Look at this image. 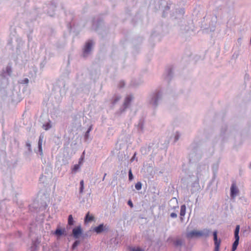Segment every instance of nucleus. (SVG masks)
I'll return each mask as SVG.
<instances>
[{"instance_id": "nucleus-1", "label": "nucleus", "mask_w": 251, "mask_h": 251, "mask_svg": "<svg viewBox=\"0 0 251 251\" xmlns=\"http://www.w3.org/2000/svg\"><path fill=\"white\" fill-rule=\"evenodd\" d=\"M162 96V91L156 90L151 94L149 98V102L154 108L156 107Z\"/></svg>"}, {"instance_id": "nucleus-2", "label": "nucleus", "mask_w": 251, "mask_h": 251, "mask_svg": "<svg viewBox=\"0 0 251 251\" xmlns=\"http://www.w3.org/2000/svg\"><path fill=\"white\" fill-rule=\"evenodd\" d=\"M210 232V230L207 228L204 229L202 231L192 230L187 233L186 236L188 238H192L194 236H203L207 237L209 236Z\"/></svg>"}, {"instance_id": "nucleus-3", "label": "nucleus", "mask_w": 251, "mask_h": 251, "mask_svg": "<svg viewBox=\"0 0 251 251\" xmlns=\"http://www.w3.org/2000/svg\"><path fill=\"white\" fill-rule=\"evenodd\" d=\"M239 231H240V226L237 225L235 227V229L234 231V237L235 240L232 244L231 251H235L237 249V247L239 245Z\"/></svg>"}, {"instance_id": "nucleus-4", "label": "nucleus", "mask_w": 251, "mask_h": 251, "mask_svg": "<svg viewBox=\"0 0 251 251\" xmlns=\"http://www.w3.org/2000/svg\"><path fill=\"white\" fill-rule=\"evenodd\" d=\"M133 99V97L131 95H129L127 96L125 98L123 107L122 108H121L120 109L121 113L123 112L124 111H125V110L126 108L129 107L130 102H131Z\"/></svg>"}, {"instance_id": "nucleus-5", "label": "nucleus", "mask_w": 251, "mask_h": 251, "mask_svg": "<svg viewBox=\"0 0 251 251\" xmlns=\"http://www.w3.org/2000/svg\"><path fill=\"white\" fill-rule=\"evenodd\" d=\"M213 236L215 245L214 251H219L221 240L220 239H218L217 230H215L213 232Z\"/></svg>"}, {"instance_id": "nucleus-6", "label": "nucleus", "mask_w": 251, "mask_h": 251, "mask_svg": "<svg viewBox=\"0 0 251 251\" xmlns=\"http://www.w3.org/2000/svg\"><path fill=\"white\" fill-rule=\"evenodd\" d=\"M93 230L97 234H100L103 231H108L109 230V226L107 225H104L103 224H101L94 227Z\"/></svg>"}, {"instance_id": "nucleus-7", "label": "nucleus", "mask_w": 251, "mask_h": 251, "mask_svg": "<svg viewBox=\"0 0 251 251\" xmlns=\"http://www.w3.org/2000/svg\"><path fill=\"white\" fill-rule=\"evenodd\" d=\"M93 46V41H88L85 44L83 49V56L86 57L91 51Z\"/></svg>"}, {"instance_id": "nucleus-8", "label": "nucleus", "mask_w": 251, "mask_h": 251, "mask_svg": "<svg viewBox=\"0 0 251 251\" xmlns=\"http://www.w3.org/2000/svg\"><path fill=\"white\" fill-rule=\"evenodd\" d=\"M73 237L75 239H78L82 234V229L80 226L74 227L72 230Z\"/></svg>"}, {"instance_id": "nucleus-9", "label": "nucleus", "mask_w": 251, "mask_h": 251, "mask_svg": "<svg viewBox=\"0 0 251 251\" xmlns=\"http://www.w3.org/2000/svg\"><path fill=\"white\" fill-rule=\"evenodd\" d=\"M145 120L143 118L139 119L138 124L136 126L138 132L139 133H143L144 132Z\"/></svg>"}, {"instance_id": "nucleus-10", "label": "nucleus", "mask_w": 251, "mask_h": 251, "mask_svg": "<svg viewBox=\"0 0 251 251\" xmlns=\"http://www.w3.org/2000/svg\"><path fill=\"white\" fill-rule=\"evenodd\" d=\"M239 190L235 183H232L230 187V197L234 198L238 193Z\"/></svg>"}, {"instance_id": "nucleus-11", "label": "nucleus", "mask_w": 251, "mask_h": 251, "mask_svg": "<svg viewBox=\"0 0 251 251\" xmlns=\"http://www.w3.org/2000/svg\"><path fill=\"white\" fill-rule=\"evenodd\" d=\"M43 140V136L40 135L39 138L38 142V151L40 155H43L42 143Z\"/></svg>"}, {"instance_id": "nucleus-12", "label": "nucleus", "mask_w": 251, "mask_h": 251, "mask_svg": "<svg viewBox=\"0 0 251 251\" xmlns=\"http://www.w3.org/2000/svg\"><path fill=\"white\" fill-rule=\"evenodd\" d=\"M173 68L172 67H169L166 70V75L165 79L167 81H170L173 77Z\"/></svg>"}, {"instance_id": "nucleus-13", "label": "nucleus", "mask_w": 251, "mask_h": 251, "mask_svg": "<svg viewBox=\"0 0 251 251\" xmlns=\"http://www.w3.org/2000/svg\"><path fill=\"white\" fill-rule=\"evenodd\" d=\"M54 234L57 237H60L62 235H66V230L65 228H60L57 227L54 232Z\"/></svg>"}, {"instance_id": "nucleus-14", "label": "nucleus", "mask_w": 251, "mask_h": 251, "mask_svg": "<svg viewBox=\"0 0 251 251\" xmlns=\"http://www.w3.org/2000/svg\"><path fill=\"white\" fill-rule=\"evenodd\" d=\"M55 7L56 5L53 2H51L50 4H49V8L50 9V10H49L47 12L49 16H53L54 15L53 12Z\"/></svg>"}, {"instance_id": "nucleus-15", "label": "nucleus", "mask_w": 251, "mask_h": 251, "mask_svg": "<svg viewBox=\"0 0 251 251\" xmlns=\"http://www.w3.org/2000/svg\"><path fill=\"white\" fill-rule=\"evenodd\" d=\"M94 219V217L93 216L91 215L90 216L89 215V212H88L84 218V222L85 223H88L89 222H91L93 221Z\"/></svg>"}, {"instance_id": "nucleus-16", "label": "nucleus", "mask_w": 251, "mask_h": 251, "mask_svg": "<svg viewBox=\"0 0 251 251\" xmlns=\"http://www.w3.org/2000/svg\"><path fill=\"white\" fill-rule=\"evenodd\" d=\"M186 206L185 204H183L180 206V215L181 216V220H183L182 217L184 216L186 213Z\"/></svg>"}, {"instance_id": "nucleus-17", "label": "nucleus", "mask_w": 251, "mask_h": 251, "mask_svg": "<svg viewBox=\"0 0 251 251\" xmlns=\"http://www.w3.org/2000/svg\"><path fill=\"white\" fill-rule=\"evenodd\" d=\"M92 128H93L92 125L88 127L87 130L85 132L84 137V140L85 141H87L88 140V139H89V133L91 132V131L92 130Z\"/></svg>"}, {"instance_id": "nucleus-18", "label": "nucleus", "mask_w": 251, "mask_h": 251, "mask_svg": "<svg viewBox=\"0 0 251 251\" xmlns=\"http://www.w3.org/2000/svg\"><path fill=\"white\" fill-rule=\"evenodd\" d=\"M11 73H12V69H11V66H7L6 68V72H4L2 74V76H4L5 73H6L8 75H10Z\"/></svg>"}, {"instance_id": "nucleus-19", "label": "nucleus", "mask_w": 251, "mask_h": 251, "mask_svg": "<svg viewBox=\"0 0 251 251\" xmlns=\"http://www.w3.org/2000/svg\"><path fill=\"white\" fill-rule=\"evenodd\" d=\"M51 127V125L50 123V121L49 122L46 123L43 125V128L45 130H48L49 129H50Z\"/></svg>"}, {"instance_id": "nucleus-20", "label": "nucleus", "mask_w": 251, "mask_h": 251, "mask_svg": "<svg viewBox=\"0 0 251 251\" xmlns=\"http://www.w3.org/2000/svg\"><path fill=\"white\" fill-rule=\"evenodd\" d=\"M121 99V97L118 95H115L113 97L112 101V105H115Z\"/></svg>"}, {"instance_id": "nucleus-21", "label": "nucleus", "mask_w": 251, "mask_h": 251, "mask_svg": "<svg viewBox=\"0 0 251 251\" xmlns=\"http://www.w3.org/2000/svg\"><path fill=\"white\" fill-rule=\"evenodd\" d=\"M68 224L70 226H72L74 224V220L72 215H69L68 216Z\"/></svg>"}, {"instance_id": "nucleus-22", "label": "nucleus", "mask_w": 251, "mask_h": 251, "mask_svg": "<svg viewBox=\"0 0 251 251\" xmlns=\"http://www.w3.org/2000/svg\"><path fill=\"white\" fill-rule=\"evenodd\" d=\"M182 244V241L181 239H177L174 242V245L175 247L181 246Z\"/></svg>"}, {"instance_id": "nucleus-23", "label": "nucleus", "mask_w": 251, "mask_h": 251, "mask_svg": "<svg viewBox=\"0 0 251 251\" xmlns=\"http://www.w3.org/2000/svg\"><path fill=\"white\" fill-rule=\"evenodd\" d=\"M219 163L218 162L213 164L212 169L214 174L216 173L218 169Z\"/></svg>"}, {"instance_id": "nucleus-24", "label": "nucleus", "mask_w": 251, "mask_h": 251, "mask_svg": "<svg viewBox=\"0 0 251 251\" xmlns=\"http://www.w3.org/2000/svg\"><path fill=\"white\" fill-rule=\"evenodd\" d=\"M84 190V181L81 180L80 181V188H79V193L81 194L83 192Z\"/></svg>"}, {"instance_id": "nucleus-25", "label": "nucleus", "mask_w": 251, "mask_h": 251, "mask_svg": "<svg viewBox=\"0 0 251 251\" xmlns=\"http://www.w3.org/2000/svg\"><path fill=\"white\" fill-rule=\"evenodd\" d=\"M80 241L79 240H75L72 245V249L74 250L79 244Z\"/></svg>"}, {"instance_id": "nucleus-26", "label": "nucleus", "mask_w": 251, "mask_h": 251, "mask_svg": "<svg viewBox=\"0 0 251 251\" xmlns=\"http://www.w3.org/2000/svg\"><path fill=\"white\" fill-rule=\"evenodd\" d=\"M84 154H85V152L83 151L82 155H81L79 159L78 164L79 165L82 164V163L83 162V161L84 160Z\"/></svg>"}, {"instance_id": "nucleus-27", "label": "nucleus", "mask_w": 251, "mask_h": 251, "mask_svg": "<svg viewBox=\"0 0 251 251\" xmlns=\"http://www.w3.org/2000/svg\"><path fill=\"white\" fill-rule=\"evenodd\" d=\"M26 147L27 148L28 151L29 153L32 152L31 145L29 141H27L25 144Z\"/></svg>"}, {"instance_id": "nucleus-28", "label": "nucleus", "mask_w": 251, "mask_h": 251, "mask_svg": "<svg viewBox=\"0 0 251 251\" xmlns=\"http://www.w3.org/2000/svg\"><path fill=\"white\" fill-rule=\"evenodd\" d=\"M80 168V165L79 164H75L74 166V167L72 168V172H76L78 169Z\"/></svg>"}, {"instance_id": "nucleus-29", "label": "nucleus", "mask_w": 251, "mask_h": 251, "mask_svg": "<svg viewBox=\"0 0 251 251\" xmlns=\"http://www.w3.org/2000/svg\"><path fill=\"white\" fill-rule=\"evenodd\" d=\"M142 184L141 182H138L135 184V187L136 190H140L142 188Z\"/></svg>"}, {"instance_id": "nucleus-30", "label": "nucleus", "mask_w": 251, "mask_h": 251, "mask_svg": "<svg viewBox=\"0 0 251 251\" xmlns=\"http://www.w3.org/2000/svg\"><path fill=\"white\" fill-rule=\"evenodd\" d=\"M130 251H144V250L140 247H132L130 249Z\"/></svg>"}, {"instance_id": "nucleus-31", "label": "nucleus", "mask_w": 251, "mask_h": 251, "mask_svg": "<svg viewBox=\"0 0 251 251\" xmlns=\"http://www.w3.org/2000/svg\"><path fill=\"white\" fill-rule=\"evenodd\" d=\"M29 80L27 78H25L24 79L21 80L19 83L22 84H26L28 83Z\"/></svg>"}, {"instance_id": "nucleus-32", "label": "nucleus", "mask_w": 251, "mask_h": 251, "mask_svg": "<svg viewBox=\"0 0 251 251\" xmlns=\"http://www.w3.org/2000/svg\"><path fill=\"white\" fill-rule=\"evenodd\" d=\"M180 134L179 132H176V134H175V142H176L177 140H178V139H179L180 137Z\"/></svg>"}, {"instance_id": "nucleus-33", "label": "nucleus", "mask_w": 251, "mask_h": 251, "mask_svg": "<svg viewBox=\"0 0 251 251\" xmlns=\"http://www.w3.org/2000/svg\"><path fill=\"white\" fill-rule=\"evenodd\" d=\"M192 187H198L199 186V180L198 179L195 181L191 185Z\"/></svg>"}, {"instance_id": "nucleus-34", "label": "nucleus", "mask_w": 251, "mask_h": 251, "mask_svg": "<svg viewBox=\"0 0 251 251\" xmlns=\"http://www.w3.org/2000/svg\"><path fill=\"white\" fill-rule=\"evenodd\" d=\"M128 179L129 181H131L133 179V175L131 169H130L128 172Z\"/></svg>"}, {"instance_id": "nucleus-35", "label": "nucleus", "mask_w": 251, "mask_h": 251, "mask_svg": "<svg viewBox=\"0 0 251 251\" xmlns=\"http://www.w3.org/2000/svg\"><path fill=\"white\" fill-rule=\"evenodd\" d=\"M125 85V82L123 80H121L118 84V87L119 88H123Z\"/></svg>"}, {"instance_id": "nucleus-36", "label": "nucleus", "mask_w": 251, "mask_h": 251, "mask_svg": "<svg viewBox=\"0 0 251 251\" xmlns=\"http://www.w3.org/2000/svg\"><path fill=\"white\" fill-rule=\"evenodd\" d=\"M100 22V20H98L97 22L95 20L93 21V27L95 28V30H97V27H95V25H97L98 24H99Z\"/></svg>"}, {"instance_id": "nucleus-37", "label": "nucleus", "mask_w": 251, "mask_h": 251, "mask_svg": "<svg viewBox=\"0 0 251 251\" xmlns=\"http://www.w3.org/2000/svg\"><path fill=\"white\" fill-rule=\"evenodd\" d=\"M178 12L181 16H183L184 14L185 11L184 8H181L179 10H178Z\"/></svg>"}, {"instance_id": "nucleus-38", "label": "nucleus", "mask_w": 251, "mask_h": 251, "mask_svg": "<svg viewBox=\"0 0 251 251\" xmlns=\"http://www.w3.org/2000/svg\"><path fill=\"white\" fill-rule=\"evenodd\" d=\"M136 156V152H135L134 155H133V156L131 157V158L130 159V161L131 162H132L136 159V160H137V159Z\"/></svg>"}, {"instance_id": "nucleus-39", "label": "nucleus", "mask_w": 251, "mask_h": 251, "mask_svg": "<svg viewBox=\"0 0 251 251\" xmlns=\"http://www.w3.org/2000/svg\"><path fill=\"white\" fill-rule=\"evenodd\" d=\"M170 216L171 218H176L177 217V214L175 212H173V213H171Z\"/></svg>"}, {"instance_id": "nucleus-40", "label": "nucleus", "mask_w": 251, "mask_h": 251, "mask_svg": "<svg viewBox=\"0 0 251 251\" xmlns=\"http://www.w3.org/2000/svg\"><path fill=\"white\" fill-rule=\"evenodd\" d=\"M127 204L130 207H133V203L132 202V201L131 200H129L128 201H127Z\"/></svg>"}, {"instance_id": "nucleus-41", "label": "nucleus", "mask_w": 251, "mask_h": 251, "mask_svg": "<svg viewBox=\"0 0 251 251\" xmlns=\"http://www.w3.org/2000/svg\"><path fill=\"white\" fill-rule=\"evenodd\" d=\"M67 26H68L69 29H71V28H72V25H71V22H69L67 24Z\"/></svg>"}, {"instance_id": "nucleus-42", "label": "nucleus", "mask_w": 251, "mask_h": 251, "mask_svg": "<svg viewBox=\"0 0 251 251\" xmlns=\"http://www.w3.org/2000/svg\"><path fill=\"white\" fill-rule=\"evenodd\" d=\"M106 176V173H105V174H104V176H103V178H102V181H103V180H104V179H105V177Z\"/></svg>"}, {"instance_id": "nucleus-43", "label": "nucleus", "mask_w": 251, "mask_h": 251, "mask_svg": "<svg viewBox=\"0 0 251 251\" xmlns=\"http://www.w3.org/2000/svg\"><path fill=\"white\" fill-rule=\"evenodd\" d=\"M166 8V10H168V9L170 8V7H169L168 5H167V6L166 7V8Z\"/></svg>"}, {"instance_id": "nucleus-44", "label": "nucleus", "mask_w": 251, "mask_h": 251, "mask_svg": "<svg viewBox=\"0 0 251 251\" xmlns=\"http://www.w3.org/2000/svg\"><path fill=\"white\" fill-rule=\"evenodd\" d=\"M250 168L251 169V164H250Z\"/></svg>"}, {"instance_id": "nucleus-45", "label": "nucleus", "mask_w": 251, "mask_h": 251, "mask_svg": "<svg viewBox=\"0 0 251 251\" xmlns=\"http://www.w3.org/2000/svg\"><path fill=\"white\" fill-rule=\"evenodd\" d=\"M241 38H239V39H238V41H240V40H241Z\"/></svg>"}, {"instance_id": "nucleus-46", "label": "nucleus", "mask_w": 251, "mask_h": 251, "mask_svg": "<svg viewBox=\"0 0 251 251\" xmlns=\"http://www.w3.org/2000/svg\"><path fill=\"white\" fill-rule=\"evenodd\" d=\"M241 38H239V39H238V41H240V40H241Z\"/></svg>"}, {"instance_id": "nucleus-47", "label": "nucleus", "mask_w": 251, "mask_h": 251, "mask_svg": "<svg viewBox=\"0 0 251 251\" xmlns=\"http://www.w3.org/2000/svg\"><path fill=\"white\" fill-rule=\"evenodd\" d=\"M192 161V159H191V158H190V161L191 162V161Z\"/></svg>"}, {"instance_id": "nucleus-48", "label": "nucleus", "mask_w": 251, "mask_h": 251, "mask_svg": "<svg viewBox=\"0 0 251 251\" xmlns=\"http://www.w3.org/2000/svg\"><path fill=\"white\" fill-rule=\"evenodd\" d=\"M70 17L72 18V15H70Z\"/></svg>"}]
</instances>
